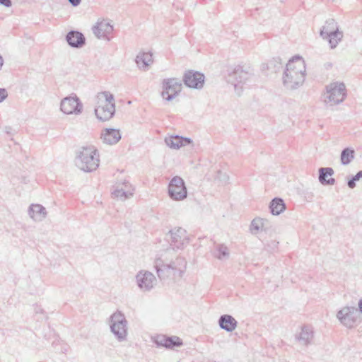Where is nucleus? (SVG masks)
<instances>
[{
  "instance_id": "1",
  "label": "nucleus",
  "mask_w": 362,
  "mask_h": 362,
  "mask_svg": "<svg viewBox=\"0 0 362 362\" xmlns=\"http://www.w3.org/2000/svg\"><path fill=\"white\" fill-rule=\"evenodd\" d=\"M173 249H168L162 257L154 261V268L160 280L181 278L187 268V261L182 257L177 256L174 259H169V255Z\"/></svg>"
},
{
  "instance_id": "2",
  "label": "nucleus",
  "mask_w": 362,
  "mask_h": 362,
  "mask_svg": "<svg viewBox=\"0 0 362 362\" xmlns=\"http://www.w3.org/2000/svg\"><path fill=\"white\" fill-rule=\"evenodd\" d=\"M305 77V65L302 57L295 56L286 64L283 75V84L289 90H294L303 85Z\"/></svg>"
},
{
  "instance_id": "3",
  "label": "nucleus",
  "mask_w": 362,
  "mask_h": 362,
  "mask_svg": "<svg viewBox=\"0 0 362 362\" xmlns=\"http://www.w3.org/2000/svg\"><path fill=\"white\" fill-rule=\"evenodd\" d=\"M76 165L84 172H92L99 166V154L93 146H83L77 152Z\"/></svg>"
},
{
  "instance_id": "4",
  "label": "nucleus",
  "mask_w": 362,
  "mask_h": 362,
  "mask_svg": "<svg viewBox=\"0 0 362 362\" xmlns=\"http://www.w3.org/2000/svg\"><path fill=\"white\" fill-rule=\"evenodd\" d=\"M254 76L250 67L235 66L233 71L228 75V82L233 85L235 90L238 95L243 91V86L246 84Z\"/></svg>"
},
{
  "instance_id": "5",
  "label": "nucleus",
  "mask_w": 362,
  "mask_h": 362,
  "mask_svg": "<svg viewBox=\"0 0 362 362\" xmlns=\"http://www.w3.org/2000/svg\"><path fill=\"white\" fill-rule=\"evenodd\" d=\"M110 330L119 341L127 339L128 322L124 315L120 311H116L110 317Z\"/></svg>"
},
{
  "instance_id": "6",
  "label": "nucleus",
  "mask_w": 362,
  "mask_h": 362,
  "mask_svg": "<svg viewBox=\"0 0 362 362\" xmlns=\"http://www.w3.org/2000/svg\"><path fill=\"white\" fill-rule=\"evenodd\" d=\"M346 97V87L343 83H332L326 86L323 100L327 105L333 106L342 103Z\"/></svg>"
},
{
  "instance_id": "7",
  "label": "nucleus",
  "mask_w": 362,
  "mask_h": 362,
  "mask_svg": "<svg viewBox=\"0 0 362 362\" xmlns=\"http://www.w3.org/2000/svg\"><path fill=\"white\" fill-rule=\"evenodd\" d=\"M105 102L95 108L97 118L103 122L110 119L115 113V103L114 95L107 91L103 92Z\"/></svg>"
},
{
  "instance_id": "8",
  "label": "nucleus",
  "mask_w": 362,
  "mask_h": 362,
  "mask_svg": "<svg viewBox=\"0 0 362 362\" xmlns=\"http://www.w3.org/2000/svg\"><path fill=\"white\" fill-rule=\"evenodd\" d=\"M337 317L340 323L346 328H354L360 322V312L354 306H345L337 313Z\"/></svg>"
},
{
  "instance_id": "9",
  "label": "nucleus",
  "mask_w": 362,
  "mask_h": 362,
  "mask_svg": "<svg viewBox=\"0 0 362 362\" xmlns=\"http://www.w3.org/2000/svg\"><path fill=\"white\" fill-rule=\"evenodd\" d=\"M168 193L173 200H184L187 196V189L184 180L180 176H174L168 184Z\"/></svg>"
},
{
  "instance_id": "10",
  "label": "nucleus",
  "mask_w": 362,
  "mask_h": 362,
  "mask_svg": "<svg viewBox=\"0 0 362 362\" xmlns=\"http://www.w3.org/2000/svg\"><path fill=\"white\" fill-rule=\"evenodd\" d=\"M182 90L180 80L176 78H166L163 81V91L161 93L163 99L171 101Z\"/></svg>"
},
{
  "instance_id": "11",
  "label": "nucleus",
  "mask_w": 362,
  "mask_h": 362,
  "mask_svg": "<svg viewBox=\"0 0 362 362\" xmlns=\"http://www.w3.org/2000/svg\"><path fill=\"white\" fill-rule=\"evenodd\" d=\"M61 110L66 115H80L83 110V104L76 96H68L62 100Z\"/></svg>"
},
{
  "instance_id": "12",
  "label": "nucleus",
  "mask_w": 362,
  "mask_h": 362,
  "mask_svg": "<svg viewBox=\"0 0 362 362\" xmlns=\"http://www.w3.org/2000/svg\"><path fill=\"white\" fill-rule=\"evenodd\" d=\"M138 287L143 291H150L157 283L156 276L147 270H141L136 275Z\"/></svg>"
},
{
  "instance_id": "13",
  "label": "nucleus",
  "mask_w": 362,
  "mask_h": 362,
  "mask_svg": "<svg viewBox=\"0 0 362 362\" xmlns=\"http://www.w3.org/2000/svg\"><path fill=\"white\" fill-rule=\"evenodd\" d=\"M168 241H171V244L180 248L188 243L189 235L185 228H173L166 235Z\"/></svg>"
},
{
  "instance_id": "14",
  "label": "nucleus",
  "mask_w": 362,
  "mask_h": 362,
  "mask_svg": "<svg viewBox=\"0 0 362 362\" xmlns=\"http://www.w3.org/2000/svg\"><path fill=\"white\" fill-rule=\"evenodd\" d=\"M205 76L203 74L194 70L185 71L183 76L184 84L191 88L200 89L204 83Z\"/></svg>"
},
{
  "instance_id": "15",
  "label": "nucleus",
  "mask_w": 362,
  "mask_h": 362,
  "mask_svg": "<svg viewBox=\"0 0 362 362\" xmlns=\"http://www.w3.org/2000/svg\"><path fill=\"white\" fill-rule=\"evenodd\" d=\"M93 34L98 38L110 41L109 36L113 31V25L105 21H98L92 28Z\"/></svg>"
},
{
  "instance_id": "16",
  "label": "nucleus",
  "mask_w": 362,
  "mask_h": 362,
  "mask_svg": "<svg viewBox=\"0 0 362 362\" xmlns=\"http://www.w3.org/2000/svg\"><path fill=\"white\" fill-rule=\"evenodd\" d=\"M122 138L120 130L115 128H105L102 130L100 139L108 145H115L117 144Z\"/></svg>"
},
{
  "instance_id": "17",
  "label": "nucleus",
  "mask_w": 362,
  "mask_h": 362,
  "mask_svg": "<svg viewBox=\"0 0 362 362\" xmlns=\"http://www.w3.org/2000/svg\"><path fill=\"white\" fill-rule=\"evenodd\" d=\"M155 343L158 346H164L168 349L180 347L182 345V341L176 336L166 337L165 335H158L155 339Z\"/></svg>"
},
{
  "instance_id": "18",
  "label": "nucleus",
  "mask_w": 362,
  "mask_h": 362,
  "mask_svg": "<svg viewBox=\"0 0 362 362\" xmlns=\"http://www.w3.org/2000/svg\"><path fill=\"white\" fill-rule=\"evenodd\" d=\"M66 41L73 48H81L86 44V37L78 30H71L66 35Z\"/></svg>"
},
{
  "instance_id": "19",
  "label": "nucleus",
  "mask_w": 362,
  "mask_h": 362,
  "mask_svg": "<svg viewBox=\"0 0 362 362\" xmlns=\"http://www.w3.org/2000/svg\"><path fill=\"white\" fill-rule=\"evenodd\" d=\"M165 142L170 148L179 149L182 146L192 144L193 141L189 137H184L179 135H171L165 137Z\"/></svg>"
},
{
  "instance_id": "20",
  "label": "nucleus",
  "mask_w": 362,
  "mask_h": 362,
  "mask_svg": "<svg viewBox=\"0 0 362 362\" xmlns=\"http://www.w3.org/2000/svg\"><path fill=\"white\" fill-rule=\"evenodd\" d=\"M28 215L35 221H41L47 216L46 209L41 204H32L28 208Z\"/></svg>"
},
{
  "instance_id": "21",
  "label": "nucleus",
  "mask_w": 362,
  "mask_h": 362,
  "mask_svg": "<svg viewBox=\"0 0 362 362\" xmlns=\"http://www.w3.org/2000/svg\"><path fill=\"white\" fill-rule=\"evenodd\" d=\"M220 327L226 332H233L238 325L236 320L230 315H223L218 319Z\"/></svg>"
},
{
  "instance_id": "22",
  "label": "nucleus",
  "mask_w": 362,
  "mask_h": 362,
  "mask_svg": "<svg viewBox=\"0 0 362 362\" xmlns=\"http://www.w3.org/2000/svg\"><path fill=\"white\" fill-rule=\"evenodd\" d=\"M313 338V331L308 326H303L299 334L296 335V339L302 345L308 346Z\"/></svg>"
},
{
  "instance_id": "23",
  "label": "nucleus",
  "mask_w": 362,
  "mask_h": 362,
  "mask_svg": "<svg viewBox=\"0 0 362 362\" xmlns=\"http://www.w3.org/2000/svg\"><path fill=\"white\" fill-rule=\"evenodd\" d=\"M135 62L138 67L143 70H147L149 65L153 62V54L151 52H139L136 57Z\"/></svg>"
},
{
  "instance_id": "24",
  "label": "nucleus",
  "mask_w": 362,
  "mask_h": 362,
  "mask_svg": "<svg viewBox=\"0 0 362 362\" xmlns=\"http://www.w3.org/2000/svg\"><path fill=\"white\" fill-rule=\"evenodd\" d=\"M334 170L332 168H320L319 169V182L324 185H333L335 183V179L331 177L326 179L328 176H332Z\"/></svg>"
},
{
  "instance_id": "25",
  "label": "nucleus",
  "mask_w": 362,
  "mask_h": 362,
  "mask_svg": "<svg viewBox=\"0 0 362 362\" xmlns=\"http://www.w3.org/2000/svg\"><path fill=\"white\" fill-rule=\"evenodd\" d=\"M269 209L272 215L277 216L286 209V204L283 199L275 197L270 202Z\"/></svg>"
},
{
  "instance_id": "26",
  "label": "nucleus",
  "mask_w": 362,
  "mask_h": 362,
  "mask_svg": "<svg viewBox=\"0 0 362 362\" xmlns=\"http://www.w3.org/2000/svg\"><path fill=\"white\" fill-rule=\"evenodd\" d=\"M337 31H339L337 22L334 19L329 18L325 21V25L320 29V37H324L328 34H333Z\"/></svg>"
},
{
  "instance_id": "27",
  "label": "nucleus",
  "mask_w": 362,
  "mask_h": 362,
  "mask_svg": "<svg viewBox=\"0 0 362 362\" xmlns=\"http://www.w3.org/2000/svg\"><path fill=\"white\" fill-rule=\"evenodd\" d=\"M322 37L328 41L331 49H334L341 40L343 37V33L341 31H337L333 34H328Z\"/></svg>"
},
{
  "instance_id": "28",
  "label": "nucleus",
  "mask_w": 362,
  "mask_h": 362,
  "mask_svg": "<svg viewBox=\"0 0 362 362\" xmlns=\"http://www.w3.org/2000/svg\"><path fill=\"white\" fill-rule=\"evenodd\" d=\"M355 151L349 147L344 148L341 153L340 159L342 165H349L354 158Z\"/></svg>"
},
{
  "instance_id": "29",
  "label": "nucleus",
  "mask_w": 362,
  "mask_h": 362,
  "mask_svg": "<svg viewBox=\"0 0 362 362\" xmlns=\"http://www.w3.org/2000/svg\"><path fill=\"white\" fill-rule=\"evenodd\" d=\"M214 256L218 259H226L229 257L228 247L223 244H218L216 246Z\"/></svg>"
},
{
  "instance_id": "30",
  "label": "nucleus",
  "mask_w": 362,
  "mask_h": 362,
  "mask_svg": "<svg viewBox=\"0 0 362 362\" xmlns=\"http://www.w3.org/2000/svg\"><path fill=\"white\" fill-rule=\"evenodd\" d=\"M115 197L119 198L124 201L129 198L131 196V190L123 189V187H120V185H117L115 189L112 192Z\"/></svg>"
},
{
  "instance_id": "31",
  "label": "nucleus",
  "mask_w": 362,
  "mask_h": 362,
  "mask_svg": "<svg viewBox=\"0 0 362 362\" xmlns=\"http://www.w3.org/2000/svg\"><path fill=\"white\" fill-rule=\"evenodd\" d=\"M264 66V64L263 65ZM267 69H271L272 72H277L282 68L281 59L279 57L273 58L267 64Z\"/></svg>"
},
{
  "instance_id": "32",
  "label": "nucleus",
  "mask_w": 362,
  "mask_h": 362,
  "mask_svg": "<svg viewBox=\"0 0 362 362\" xmlns=\"http://www.w3.org/2000/svg\"><path fill=\"white\" fill-rule=\"evenodd\" d=\"M270 222L267 218L256 217L252 221L250 226H268Z\"/></svg>"
},
{
  "instance_id": "33",
  "label": "nucleus",
  "mask_w": 362,
  "mask_h": 362,
  "mask_svg": "<svg viewBox=\"0 0 362 362\" xmlns=\"http://www.w3.org/2000/svg\"><path fill=\"white\" fill-rule=\"evenodd\" d=\"M117 185H120V187H123V189H130L131 190V196L133 195L134 188L127 180H124L122 182H118Z\"/></svg>"
},
{
  "instance_id": "34",
  "label": "nucleus",
  "mask_w": 362,
  "mask_h": 362,
  "mask_svg": "<svg viewBox=\"0 0 362 362\" xmlns=\"http://www.w3.org/2000/svg\"><path fill=\"white\" fill-rule=\"evenodd\" d=\"M34 311H35V313L36 315L37 314H40L41 316H40L38 318H37V320H43L44 318H45V312H44V310L41 308V306L38 305H35L34 306Z\"/></svg>"
},
{
  "instance_id": "35",
  "label": "nucleus",
  "mask_w": 362,
  "mask_h": 362,
  "mask_svg": "<svg viewBox=\"0 0 362 362\" xmlns=\"http://www.w3.org/2000/svg\"><path fill=\"white\" fill-rule=\"evenodd\" d=\"M7 97V90L5 88H0V103L3 102Z\"/></svg>"
},
{
  "instance_id": "36",
  "label": "nucleus",
  "mask_w": 362,
  "mask_h": 362,
  "mask_svg": "<svg viewBox=\"0 0 362 362\" xmlns=\"http://www.w3.org/2000/svg\"><path fill=\"white\" fill-rule=\"evenodd\" d=\"M0 5L8 8L12 6V1L11 0H0Z\"/></svg>"
},
{
  "instance_id": "37",
  "label": "nucleus",
  "mask_w": 362,
  "mask_h": 362,
  "mask_svg": "<svg viewBox=\"0 0 362 362\" xmlns=\"http://www.w3.org/2000/svg\"><path fill=\"white\" fill-rule=\"evenodd\" d=\"M279 245V242H276L275 240L272 241L270 244H268V247L270 248L271 251H274Z\"/></svg>"
},
{
  "instance_id": "38",
  "label": "nucleus",
  "mask_w": 362,
  "mask_h": 362,
  "mask_svg": "<svg viewBox=\"0 0 362 362\" xmlns=\"http://www.w3.org/2000/svg\"><path fill=\"white\" fill-rule=\"evenodd\" d=\"M347 185L350 189H354L356 187V181L354 178L351 177L347 181Z\"/></svg>"
},
{
  "instance_id": "39",
  "label": "nucleus",
  "mask_w": 362,
  "mask_h": 362,
  "mask_svg": "<svg viewBox=\"0 0 362 362\" xmlns=\"http://www.w3.org/2000/svg\"><path fill=\"white\" fill-rule=\"evenodd\" d=\"M355 180V181H358L361 178H362V170H359L355 175L351 177Z\"/></svg>"
},
{
  "instance_id": "40",
  "label": "nucleus",
  "mask_w": 362,
  "mask_h": 362,
  "mask_svg": "<svg viewBox=\"0 0 362 362\" xmlns=\"http://www.w3.org/2000/svg\"><path fill=\"white\" fill-rule=\"evenodd\" d=\"M68 1L74 7L78 6L81 2V0H68Z\"/></svg>"
},
{
  "instance_id": "41",
  "label": "nucleus",
  "mask_w": 362,
  "mask_h": 362,
  "mask_svg": "<svg viewBox=\"0 0 362 362\" xmlns=\"http://www.w3.org/2000/svg\"><path fill=\"white\" fill-rule=\"evenodd\" d=\"M264 228H250V233L252 234H257L259 231V229H261L262 230L264 229Z\"/></svg>"
},
{
  "instance_id": "42",
  "label": "nucleus",
  "mask_w": 362,
  "mask_h": 362,
  "mask_svg": "<svg viewBox=\"0 0 362 362\" xmlns=\"http://www.w3.org/2000/svg\"><path fill=\"white\" fill-rule=\"evenodd\" d=\"M358 311L360 312V315L362 313V298L358 301Z\"/></svg>"
},
{
  "instance_id": "43",
  "label": "nucleus",
  "mask_w": 362,
  "mask_h": 362,
  "mask_svg": "<svg viewBox=\"0 0 362 362\" xmlns=\"http://www.w3.org/2000/svg\"><path fill=\"white\" fill-rule=\"evenodd\" d=\"M3 64H4V59H3L2 57L0 55V69H1V67L3 66Z\"/></svg>"
},
{
  "instance_id": "44",
  "label": "nucleus",
  "mask_w": 362,
  "mask_h": 362,
  "mask_svg": "<svg viewBox=\"0 0 362 362\" xmlns=\"http://www.w3.org/2000/svg\"><path fill=\"white\" fill-rule=\"evenodd\" d=\"M6 129H11V127H6Z\"/></svg>"
},
{
  "instance_id": "45",
  "label": "nucleus",
  "mask_w": 362,
  "mask_h": 362,
  "mask_svg": "<svg viewBox=\"0 0 362 362\" xmlns=\"http://www.w3.org/2000/svg\"><path fill=\"white\" fill-rule=\"evenodd\" d=\"M6 132H7L8 134H9V133H10V130H6Z\"/></svg>"
}]
</instances>
